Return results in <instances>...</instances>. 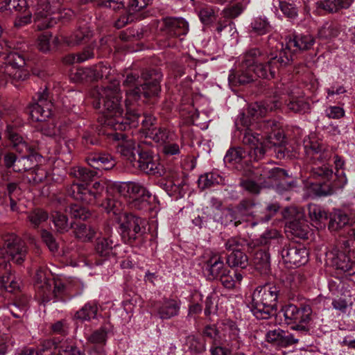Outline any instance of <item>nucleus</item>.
<instances>
[{"instance_id": "1", "label": "nucleus", "mask_w": 355, "mask_h": 355, "mask_svg": "<svg viewBox=\"0 0 355 355\" xmlns=\"http://www.w3.org/2000/svg\"><path fill=\"white\" fill-rule=\"evenodd\" d=\"M315 40L309 34L295 35L286 38L279 55L274 53H263L258 48L248 50L236 74H230L229 80L239 84H246L254 80L256 76L270 79L275 77L276 69L285 67L293 60V53L310 49Z\"/></svg>"}, {"instance_id": "2", "label": "nucleus", "mask_w": 355, "mask_h": 355, "mask_svg": "<svg viewBox=\"0 0 355 355\" xmlns=\"http://www.w3.org/2000/svg\"><path fill=\"white\" fill-rule=\"evenodd\" d=\"M96 94L98 102L95 107H100V105L103 104V111L101 121L105 126L123 131L135 122H141L146 128L153 124L155 118L145 114L141 115L135 110V105L131 106L130 112L126 108V118L123 116V111L121 105L122 96L118 81L111 82L107 87L98 89Z\"/></svg>"}, {"instance_id": "3", "label": "nucleus", "mask_w": 355, "mask_h": 355, "mask_svg": "<svg viewBox=\"0 0 355 355\" xmlns=\"http://www.w3.org/2000/svg\"><path fill=\"white\" fill-rule=\"evenodd\" d=\"M155 78L152 81H147L144 74L141 78L136 73L127 75L123 81V86L127 88L125 105L128 112H131V106H134L138 102L141 94L145 98H149L159 94L162 76L155 73Z\"/></svg>"}, {"instance_id": "4", "label": "nucleus", "mask_w": 355, "mask_h": 355, "mask_svg": "<svg viewBox=\"0 0 355 355\" xmlns=\"http://www.w3.org/2000/svg\"><path fill=\"white\" fill-rule=\"evenodd\" d=\"M279 291L276 286L270 284L255 288L252 296L250 309L257 319L270 318L275 308Z\"/></svg>"}, {"instance_id": "5", "label": "nucleus", "mask_w": 355, "mask_h": 355, "mask_svg": "<svg viewBox=\"0 0 355 355\" xmlns=\"http://www.w3.org/2000/svg\"><path fill=\"white\" fill-rule=\"evenodd\" d=\"M28 250L24 241L15 234L4 238V246L0 248V268L7 273L11 268L10 261L21 264L26 259Z\"/></svg>"}, {"instance_id": "6", "label": "nucleus", "mask_w": 355, "mask_h": 355, "mask_svg": "<svg viewBox=\"0 0 355 355\" xmlns=\"http://www.w3.org/2000/svg\"><path fill=\"white\" fill-rule=\"evenodd\" d=\"M119 225V232L126 243H132L146 232L145 219L126 212L119 213L116 220Z\"/></svg>"}, {"instance_id": "7", "label": "nucleus", "mask_w": 355, "mask_h": 355, "mask_svg": "<svg viewBox=\"0 0 355 355\" xmlns=\"http://www.w3.org/2000/svg\"><path fill=\"white\" fill-rule=\"evenodd\" d=\"M327 260L336 270L352 276L355 274V250L351 249L349 241H345L340 245L327 253Z\"/></svg>"}, {"instance_id": "8", "label": "nucleus", "mask_w": 355, "mask_h": 355, "mask_svg": "<svg viewBox=\"0 0 355 355\" xmlns=\"http://www.w3.org/2000/svg\"><path fill=\"white\" fill-rule=\"evenodd\" d=\"M241 123L246 127L243 137V143L245 145L250 146L252 149L257 159L263 157L268 148L276 145L272 139L271 135L268 136L265 140L262 141L263 137L259 138V134L254 132L250 128L251 121H248L244 114H242L240 119Z\"/></svg>"}, {"instance_id": "9", "label": "nucleus", "mask_w": 355, "mask_h": 355, "mask_svg": "<svg viewBox=\"0 0 355 355\" xmlns=\"http://www.w3.org/2000/svg\"><path fill=\"white\" fill-rule=\"evenodd\" d=\"M115 189L121 196L132 198L131 205L137 209L145 207L151 196L146 188L138 182H121L115 186Z\"/></svg>"}, {"instance_id": "10", "label": "nucleus", "mask_w": 355, "mask_h": 355, "mask_svg": "<svg viewBox=\"0 0 355 355\" xmlns=\"http://www.w3.org/2000/svg\"><path fill=\"white\" fill-rule=\"evenodd\" d=\"M104 183L96 182L89 188L87 184L73 183L67 189V193L73 199L80 200L86 204H94L103 192Z\"/></svg>"}, {"instance_id": "11", "label": "nucleus", "mask_w": 355, "mask_h": 355, "mask_svg": "<svg viewBox=\"0 0 355 355\" xmlns=\"http://www.w3.org/2000/svg\"><path fill=\"white\" fill-rule=\"evenodd\" d=\"M248 203L243 202L236 210L227 209L221 212V215L216 214L214 219L222 225H227L232 223L235 227L245 223L244 227L250 226L251 218L249 214Z\"/></svg>"}, {"instance_id": "12", "label": "nucleus", "mask_w": 355, "mask_h": 355, "mask_svg": "<svg viewBox=\"0 0 355 355\" xmlns=\"http://www.w3.org/2000/svg\"><path fill=\"white\" fill-rule=\"evenodd\" d=\"M24 58L16 52H9L0 60V85H6L8 79L13 78L17 67H24Z\"/></svg>"}, {"instance_id": "13", "label": "nucleus", "mask_w": 355, "mask_h": 355, "mask_svg": "<svg viewBox=\"0 0 355 355\" xmlns=\"http://www.w3.org/2000/svg\"><path fill=\"white\" fill-rule=\"evenodd\" d=\"M47 97L46 91L37 94L36 103L30 107V114L33 121H43L51 116L53 104Z\"/></svg>"}, {"instance_id": "14", "label": "nucleus", "mask_w": 355, "mask_h": 355, "mask_svg": "<svg viewBox=\"0 0 355 355\" xmlns=\"http://www.w3.org/2000/svg\"><path fill=\"white\" fill-rule=\"evenodd\" d=\"M44 290L42 293L40 297L41 302L45 305L51 300L55 302L61 298L62 295L71 293L73 288L66 286L60 281L52 279L50 282H46Z\"/></svg>"}, {"instance_id": "15", "label": "nucleus", "mask_w": 355, "mask_h": 355, "mask_svg": "<svg viewBox=\"0 0 355 355\" xmlns=\"http://www.w3.org/2000/svg\"><path fill=\"white\" fill-rule=\"evenodd\" d=\"M281 255L284 263L298 267L308 261L309 253L305 248L292 245L285 246Z\"/></svg>"}, {"instance_id": "16", "label": "nucleus", "mask_w": 355, "mask_h": 355, "mask_svg": "<svg viewBox=\"0 0 355 355\" xmlns=\"http://www.w3.org/2000/svg\"><path fill=\"white\" fill-rule=\"evenodd\" d=\"M181 302L175 298L164 297L154 304L157 316L162 320H169L179 315Z\"/></svg>"}, {"instance_id": "17", "label": "nucleus", "mask_w": 355, "mask_h": 355, "mask_svg": "<svg viewBox=\"0 0 355 355\" xmlns=\"http://www.w3.org/2000/svg\"><path fill=\"white\" fill-rule=\"evenodd\" d=\"M202 268L210 280L217 279L225 272H228L220 255L213 252L208 254L207 259L205 261Z\"/></svg>"}, {"instance_id": "18", "label": "nucleus", "mask_w": 355, "mask_h": 355, "mask_svg": "<svg viewBox=\"0 0 355 355\" xmlns=\"http://www.w3.org/2000/svg\"><path fill=\"white\" fill-rule=\"evenodd\" d=\"M138 159H135L132 166L139 168L147 174L161 175L159 169V163L157 157L153 156L150 153L146 150L137 151Z\"/></svg>"}, {"instance_id": "19", "label": "nucleus", "mask_w": 355, "mask_h": 355, "mask_svg": "<svg viewBox=\"0 0 355 355\" xmlns=\"http://www.w3.org/2000/svg\"><path fill=\"white\" fill-rule=\"evenodd\" d=\"M35 23L38 30L49 28L57 24L58 17L52 16L54 12L51 11L49 3H38L35 10Z\"/></svg>"}, {"instance_id": "20", "label": "nucleus", "mask_w": 355, "mask_h": 355, "mask_svg": "<svg viewBox=\"0 0 355 355\" xmlns=\"http://www.w3.org/2000/svg\"><path fill=\"white\" fill-rule=\"evenodd\" d=\"M223 334V344L230 346L232 349H239L242 345V340L239 336V329L236 324L232 320H225L221 327Z\"/></svg>"}, {"instance_id": "21", "label": "nucleus", "mask_w": 355, "mask_h": 355, "mask_svg": "<svg viewBox=\"0 0 355 355\" xmlns=\"http://www.w3.org/2000/svg\"><path fill=\"white\" fill-rule=\"evenodd\" d=\"M115 138L117 140L121 139L117 145V152L133 164L136 159V153L138 150H141L140 145H137L136 148L135 140L128 139V137L122 133H116Z\"/></svg>"}, {"instance_id": "22", "label": "nucleus", "mask_w": 355, "mask_h": 355, "mask_svg": "<svg viewBox=\"0 0 355 355\" xmlns=\"http://www.w3.org/2000/svg\"><path fill=\"white\" fill-rule=\"evenodd\" d=\"M266 340L268 343L281 347H287L299 341L292 334L286 333L279 328L268 331L266 334Z\"/></svg>"}, {"instance_id": "23", "label": "nucleus", "mask_w": 355, "mask_h": 355, "mask_svg": "<svg viewBox=\"0 0 355 355\" xmlns=\"http://www.w3.org/2000/svg\"><path fill=\"white\" fill-rule=\"evenodd\" d=\"M311 314L312 309L309 305L301 306L292 324L291 329L302 333L309 332L311 328Z\"/></svg>"}, {"instance_id": "24", "label": "nucleus", "mask_w": 355, "mask_h": 355, "mask_svg": "<svg viewBox=\"0 0 355 355\" xmlns=\"http://www.w3.org/2000/svg\"><path fill=\"white\" fill-rule=\"evenodd\" d=\"M248 209L251 208H254L255 210L250 211L249 214L251 218L250 227H254L257 224L262 222H266L269 220L278 211L279 205L276 203L268 204L266 209L265 211L263 213H259V207H257L254 204H248Z\"/></svg>"}, {"instance_id": "25", "label": "nucleus", "mask_w": 355, "mask_h": 355, "mask_svg": "<svg viewBox=\"0 0 355 355\" xmlns=\"http://www.w3.org/2000/svg\"><path fill=\"white\" fill-rule=\"evenodd\" d=\"M354 0H319L315 3L316 8L328 14L339 12L343 9H348Z\"/></svg>"}, {"instance_id": "26", "label": "nucleus", "mask_w": 355, "mask_h": 355, "mask_svg": "<svg viewBox=\"0 0 355 355\" xmlns=\"http://www.w3.org/2000/svg\"><path fill=\"white\" fill-rule=\"evenodd\" d=\"M88 164L96 170H109L115 165V161L110 154L93 153L87 158Z\"/></svg>"}, {"instance_id": "27", "label": "nucleus", "mask_w": 355, "mask_h": 355, "mask_svg": "<svg viewBox=\"0 0 355 355\" xmlns=\"http://www.w3.org/2000/svg\"><path fill=\"white\" fill-rule=\"evenodd\" d=\"M308 211L312 225L318 229L322 227L328 218L327 213L324 208L318 205L309 204Z\"/></svg>"}, {"instance_id": "28", "label": "nucleus", "mask_w": 355, "mask_h": 355, "mask_svg": "<svg viewBox=\"0 0 355 355\" xmlns=\"http://www.w3.org/2000/svg\"><path fill=\"white\" fill-rule=\"evenodd\" d=\"M164 23L168 31L175 36L185 35L189 31L188 22L183 18H166Z\"/></svg>"}, {"instance_id": "29", "label": "nucleus", "mask_w": 355, "mask_h": 355, "mask_svg": "<svg viewBox=\"0 0 355 355\" xmlns=\"http://www.w3.org/2000/svg\"><path fill=\"white\" fill-rule=\"evenodd\" d=\"M219 9L216 6L205 5L198 10V17L200 21L207 26H213L218 20Z\"/></svg>"}, {"instance_id": "30", "label": "nucleus", "mask_w": 355, "mask_h": 355, "mask_svg": "<svg viewBox=\"0 0 355 355\" xmlns=\"http://www.w3.org/2000/svg\"><path fill=\"white\" fill-rule=\"evenodd\" d=\"M117 245V241H114L111 236L98 238L96 240L95 250L101 257L107 258L112 254L114 248Z\"/></svg>"}, {"instance_id": "31", "label": "nucleus", "mask_w": 355, "mask_h": 355, "mask_svg": "<svg viewBox=\"0 0 355 355\" xmlns=\"http://www.w3.org/2000/svg\"><path fill=\"white\" fill-rule=\"evenodd\" d=\"M98 304L95 301L86 303L76 314V318L82 321H89L97 318Z\"/></svg>"}, {"instance_id": "32", "label": "nucleus", "mask_w": 355, "mask_h": 355, "mask_svg": "<svg viewBox=\"0 0 355 355\" xmlns=\"http://www.w3.org/2000/svg\"><path fill=\"white\" fill-rule=\"evenodd\" d=\"M306 154L311 159L324 162L329 159V155L328 153L322 151V147L318 143L311 142L304 146Z\"/></svg>"}, {"instance_id": "33", "label": "nucleus", "mask_w": 355, "mask_h": 355, "mask_svg": "<svg viewBox=\"0 0 355 355\" xmlns=\"http://www.w3.org/2000/svg\"><path fill=\"white\" fill-rule=\"evenodd\" d=\"M6 135L12 141L13 147L17 151L21 153H26L30 150L29 146L23 141V139L15 131L12 126H7Z\"/></svg>"}, {"instance_id": "34", "label": "nucleus", "mask_w": 355, "mask_h": 355, "mask_svg": "<svg viewBox=\"0 0 355 355\" xmlns=\"http://www.w3.org/2000/svg\"><path fill=\"white\" fill-rule=\"evenodd\" d=\"M0 286L3 290L10 293L15 291L19 288V282L11 273V269L7 273L5 270L0 268Z\"/></svg>"}, {"instance_id": "35", "label": "nucleus", "mask_w": 355, "mask_h": 355, "mask_svg": "<svg viewBox=\"0 0 355 355\" xmlns=\"http://www.w3.org/2000/svg\"><path fill=\"white\" fill-rule=\"evenodd\" d=\"M150 137L153 139L158 143L163 144L168 141V139H177L178 135L174 130H171L165 128H155L150 131Z\"/></svg>"}, {"instance_id": "36", "label": "nucleus", "mask_w": 355, "mask_h": 355, "mask_svg": "<svg viewBox=\"0 0 355 355\" xmlns=\"http://www.w3.org/2000/svg\"><path fill=\"white\" fill-rule=\"evenodd\" d=\"M250 31L259 35H263L270 32L271 26L266 17H254L250 24Z\"/></svg>"}, {"instance_id": "37", "label": "nucleus", "mask_w": 355, "mask_h": 355, "mask_svg": "<svg viewBox=\"0 0 355 355\" xmlns=\"http://www.w3.org/2000/svg\"><path fill=\"white\" fill-rule=\"evenodd\" d=\"M252 263L257 270L266 272L270 268V256L266 251L258 250L254 254Z\"/></svg>"}, {"instance_id": "38", "label": "nucleus", "mask_w": 355, "mask_h": 355, "mask_svg": "<svg viewBox=\"0 0 355 355\" xmlns=\"http://www.w3.org/2000/svg\"><path fill=\"white\" fill-rule=\"evenodd\" d=\"M223 182V177L216 172L205 173L200 176L198 179V186L202 189H205Z\"/></svg>"}, {"instance_id": "39", "label": "nucleus", "mask_w": 355, "mask_h": 355, "mask_svg": "<svg viewBox=\"0 0 355 355\" xmlns=\"http://www.w3.org/2000/svg\"><path fill=\"white\" fill-rule=\"evenodd\" d=\"M26 6V0H5L0 3V11L24 13L27 10Z\"/></svg>"}, {"instance_id": "40", "label": "nucleus", "mask_w": 355, "mask_h": 355, "mask_svg": "<svg viewBox=\"0 0 355 355\" xmlns=\"http://www.w3.org/2000/svg\"><path fill=\"white\" fill-rule=\"evenodd\" d=\"M348 223V216L341 211H337L330 218L329 229L331 231H338L345 227Z\"/></svg>"}, {"instance_id": "41", "label": "nucleus", "mask_w": 355, "mask_h": 355, "mask_svg": "<svg viewBox=\"0 0 355 355\" xmlns=\"http://www.w3.org/2000/svg\"><path fill=\"white\" fill-rule=\"evenodd\" d=\"M227 263L230 267L245 268L248 265V258L241 250H236L227 257Z\"/></svg>"}, {"instance_id": "42", "label": "nucleus", "mask_w": 355, "mask_h": 355, "mask_svg": "<svg viewBox=\"0 0 355 355\" xmlns=\"http://www.w3.org/2000/svg\"><path fill=\"white\" fill-rule=\"evenodd\" d=\"M52 220L57 232L60 233L66 232L72 227V224L69 222L67 216L59 211H54L52 214Z\"/></svg>"}, {"instance_id": "43", "label": "nucleus", "mask_w": 355, "mask_h": 355, "mask_svg": "<svg viewBox=\"0 0 355 355\" xmlns=\"http://www.w3.org/2000/svg\"><path fill=\"white\" fill-rule=\"evenodd\" d=\"M70 174L73 178L87 184L97 175V171L85 167L76 166L71 170Z\"/></svg>"}, {"instance_id": "44", "label": "nucleus", "mask_w": 355, "mask_h": 355, "mask_svg": "<svg viewBox=\"0 0 355 355\" xmlns=\"http://www.w3.org/2000/svg\"><path fill=\"white\" fill-rule=\"evenodd\" d=\"M288 228L292 234L298 238L304 239L307 237L308 226L304 219L293 220L289 223Z\"/></svg>"}, {"instance_id": "45", "label": "nucleus", "mask_w": 355, "mask_h": 355, "mask_svg": "<svg viewBox=\"0 0 355 355\" xmlns=\"http://www.w3.org/2000/svg\"><path fill=\"white\" fill-rule=\"evenodd\" d=\"M75 236L83 242L90 241L96 234L95 230L85 224L77 225L74 230Z\"/></svg>"}, {"instance_id": "46", "label": "nucleus", "mask_w": 355, "mask_h": 355, "mask_svg": "<svg viewBox=\"0 0 355 355\" xmlns=\"http://www.w3.org/2000/svg\"><path fill=\"white\" fill-rule=\"evenodd\" d=\"M339 29L333 24L325 22L318 30V36L322 40H331L337 37Z\"/></svg>"}, {"instance_id": "47", "label": "nucleus", "mask_w": 355, "mask_h": 355, "mask_svg": "<svg viewBox=\"0 0 355 355\" xmlns=\"http://www.w3.org/2000/svg\"><path fill=\"white\" fill-rule=\"evenodd\" d=\"M90 31L87 27H83L76 30L69 37L65 40L69 45H77L81 42L89 38Z\"/></svg>"}, {"instance_id": "48", "label": "nucleus", "mask_w": 355, "mask_h": 355, "mask_svg": "<svg viewBox=\"0 0 355 355\" xmlns=\"http://www.w3.org/2000/svg\"><path fill=\"white\" fill-rule=\"evenodd\" d=\"M324 162H320L322 166L317 165L314 162V166L311 169V175L315 178H322L328 180L332 176L333 171L329 166L326 165Z\"/></svg>"}, {"instance_id": "49", "label": "nucleus", "mask_w": 355, "mask_h": 355, "mask_svg": "<svg viewBox=\"0 0 355 355\" xmlns=\"http://www.w3.org/2000/svg\"><path fill=\"white\" fill-rule=\"evenodd\" d=\"M27 218L34 227H37L42 223L48 219L49 215L46 211L42 209H35L28 213Z\"/></svg>"}, {"instance_id": "50", "label": "nucleus", "mask_w": 355, "mask_h": 355, "mask_svg": "<svg viewBox=\"0 0 355 355\" xmlns=\"http://www.w3.org/2000/svg\"><path fill=\"white\" fill-rule=\"evenodd\" d=\"M107 331L105 327L95 330L87 338L89 343L104 346L107 342Z\"/></svg>"}, {"instance_id": "51", "label": "nucleus", "mask_w": 355, "mask_h": 355, "mask_svg": "<svg viewBox=\"0 0 355 355\" xmlns=\"http://www.w3.org/2000/svg\"><path fill=\"white\" fill-rule=\"evenodd\" d=\"M245 151L241 148H230L224 157V162L232 164L239 163L245 157Z\"/></svg>"}, {"instance_id": "52", "label": "nucleus", "mask_w": 355, "mask_h": 355, "mask_svg": "<svg viewBox=\"0 0 355 355\" xmlns=\"http://www.w3.org/2000/svg\"><path fill=\"white\" fill-rule=\"evenodd\" d=\"M181 146L182 142L178 137L177 139H168L164 144L163 152L168 156L176 155L180 153Z\"/></svg>"}, {"instance_id": "53", "label": "nucleus", "mask_w": 355, "mask_h": 355, "mask_svg": "<svg viewBox=\"0 0 355 355\" xmlns=\"http://www.w3.org/2000/svg\"><path fill=\"white\" fill-rule=\"evenodd\" d=\"M279 8L290 21L293 22L298 16L297 8L291 3L284 1H279Z\"/></svg>"}, {"instance_id": "54", "label": "nucleus", "mask_w": 355, "mask_h": 355, "mask_svg": "<svg viewBox=\"0 0 355 355\" xmlns=\"http://www.w3.org/2000/svg\"><path fill=\"white\" fill-rule=\"evenodd\" d=\"M94 57L92 49L89 47L85 49L82 53L74 55H70L66 58V62L69 63H80Z\"/></svg>"}, {"instance_id": "55", "label": "nucleus", "mask_w": 355, "mask_h": 355, "mask_svg": "<svg viewBox=\"0 0 355 355\" xmlns=\"http://www.w3.org/2000/svg\"><path fill=\"white\" fill-rule=\"evenodd\" d=\"M288 108L296 113H302L309 109V105L302 98H291L287 105Z\"/></svg>"}, {"instance_id": "56", "label": "nucleus", "mask_w": 355, "mask_h": 355, "mask_svg": "<svg viewBox=\"0 0 355 355\" xmlns=\"http://www.w3.org/2000/svg\"><path fill=\"white\" fill-rule=\"evenodd\" d=\"M300 309L294 304H287L282 309L281 311L283 313L286 323L288 324L293 323Z\"/></svg>"}, {"instance_id": "57", "label": "nucleus", "mask_w": 355, "mask_h": 355, "mask_svg": "<svg viewBox=\"0 0 355 355\" xmlns=\"http://www.w3.org/2000/svg\"><path fill=\"white\" fill-rule=\"evenodd\" d=\"M67 211H69L72 217L81 220H85L91 215L87 208L76 204L71 205Z\"/></svg>"}, {"instance_id": "58", "label": "nucleus", "mask_w": 355, "mask_h": 355, "mask_svg": "<svg viewBox=\"0 0 355 355\" xmlns=\"http://www.w3.org/2000/svg\"><path fill=\"white\" fill-rule=\"evenodd\" d=\"M53 279H50L46 276V272L43 269H39L35 275V284L38 288L37 296L38 297H42V293L44 290V285L46 282L52 281Z\"/></svg>"}, {"instance_id": "59", "label": "nucleus", "mask_w": 355, "mask_h": 355, "mask_svg": "<svg viewBox=\"0 0 355 355\" xmlns=\"http://www.w3.org/2000/svg\"><path fill=\"white\" fill-rule=\"evenodd\" d=\"M311 188L315 195L318 197L331 196L335 192V187L329 184H315Z\"/></svg>"}, {"instance_id": "60", "label": "nucleus", "mask_w": 355, "mask_h": 355, "mask_svg": "<svg viewBox=\"0 0 355 355\" xmlns=\"http://www.w3.org/2000/svg\"><path fill=\"white\" fill-rule=\"evenodd\" d=\"M303 277L297 271L291 272L286 276L285 284L291 289L297 288L302 282Z\"/></svg>"}, {"instance_id": "61", "label": "nucleus", "mask_w": 355, "mask_h": 355, "mask_svg": "<svg viewBox=\"0 0 355 355\" xmlns=\"http://www.w3.org/2000/svg\"><path fill=\"white\" fill-rule=\"evenodd\" d=\"M261 175L264 178L278 180L284 178L286 175V173L284 169L277 167H268L266 166L263 169V173Z\"/></svg>"}, {"instance_id": "62", "label": "nucleus", "mask_w": 355, "mask_h": 355, "mask_svg": "<svg viewBox=\"0 0 355 355\" xmlns=\"http://www.w3.org/2000/svg\"><path fill=\"white\" fill-rule=\"evenodd\" d=\"M55 348L58 349L60 355H82L77 347L69 345L66 343L56 344Z\"/></svg>"}, {"instance_id": "63", "label": "nucleus", "mask_w": 355, "mask_h": 355, "mask_svg": "<svg viewBox=\"0 0 355 355\" xmlns=\"http://www.w3.org/2000/svg\"><path fill=\"white\" fill-rule=\"evenodd\" d=\"M51 37V34L49 32L44 33L38 37L37 48L40 51L47 52L50 50V40Z\"/></svg>"}, {"instance_id": "64", "label": "nucleus", "mask_w": 355, "mask_h": 355, "mask_svg": "<svg viewBox=\"0 0 355 355\" xmlns=\"http://www.w3.org/2000/svg\"><path fill=\"white\" fill-rule=\"evenodd\" d=\"M239 350L238 349H232L230 346L214 345L210 349L211 355H230L233 352Z\"/></svg>"}]
</instances>
